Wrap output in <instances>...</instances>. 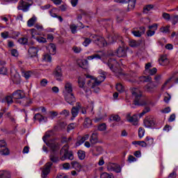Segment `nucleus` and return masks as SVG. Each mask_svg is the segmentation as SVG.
Instances as JSON below:
<instances>
[{
	"mask_svg": "<svg viewBox=\"0 0 178 178\" xmlns=\"http://www.w3.org/2000/svg\"><path fill=\"white\" fill-rule=\"evenodd\" d=\"M131 92L133 96L134 99V105L136 106H143V105H145V102L142 97L141 90L138 88H131Z\"/></svg>",
	"mask_w": 178,
	"mask_h": 178,
	"instance_id": "f257e3e1",
	"label": "nucleus"
},
{
	"mask_svg": "<svg viewBox=\"0 0 178 178\" xmlns=\"http://www.w3.org/2000/svg\"><path fill=\"white\" fill-rule=\"evenodd\" d=\"M95 79H90L88 80L87 82V86L90 87V88H94V87H97V86H99L101 83L105 81V79H106V72H102Z\"/></svg>",
	"mask_w": 178,
	"mask_h": 178,
	"instance_id": "f03ea898",
	"label": "nucleus"
},
{
	"mask_svg": "<svg viewBox=\"0 0 178 178\" xmlns=\"http://www.w3.org/2000/svg\"><path fill=\"white\" fill-rule=\"evenodd\" d=\"M60 154L63 155L61 157V161H65L66 159H70V161H73L74 159V156L73 155V152L69 151V145H65L60 151Z\"/></svg>",
	"mask_w": 178,
	"mask_h": 178,
	"instance_id": "7ed1b4c3",
	"label": "nucleus"
},
{
	"mask_svg": "<svg viewBox=\"0 0 178 178\" xmlns=\"http://www.w3.org/2000/svg\"><path fill=\"white\" fill-rule=\"evenodd\" d=\"M33 5V1L31 0H21L19 4L17 7L19 10H23V12H27L30 6Z\"/></svg>",
	"mask_w": 178,
	"mask_h": 178,
	"instance_id": "20e7f679",
	"label": "nucleus"
},
{
	"mask_svg": "<svg viewBox=\"0 0 178 178\" xmlns=\"http://www.w3.org/2000/svg\"><path fill=\"white\" fill-rule=\"evenodd\" d=\"M92 42H94V44L100 47V48L105 47V44H106L105 38L97 35H92Z\"/></svg>",
	"mask_w": 178,
	"mask_h": 178,
	"instance_id": "39448f33",
	"label": "nucleus"
},
{
	"mask_svg": "<svg viewBox=\"0 0 178 178\" xmlns=\"http://www.w3.org/2000/svg\"><path fill=\"white\" fill-rule=\"evenodd\" d=\"M6 145V142L4 140H0V155H3V156L10 155V150H9V148Z\"/></svg>",
	"mask_w": 178,
	"mask_h": 178,
	"instance_id": "423d86ee",
	"label": "nucleus"
},
{
	"mask_svg": "<svg viewBox=\"0 0 178 178\" xmlns=\"http://www.w3.org/2000/svg\"><path fill=\"white\" fill-rule=\"evenodd\" d=\"M51 168H52V162L49 161L47 163H46L42 170V174L41 177L42 178H47L48 177V175H49L51 172Z\"/></svg>",
	"mask_w": 178,
	"mask_h": 178,
	"instance_id": "0eeeda50",
	"label": "nucleus"
},
{
	"mask_svg": "<svg viewBox=\"0 0 178 178\" xmlns=\"http://www.w3.org/2000/svg\"><path fill=\"white\" fill-rule=\"evenodd\" d=\"M156 87H158V84H156L154 81H150L146 86H145L143 88L146 92H149L150 94H152L153 92H155Z\"/></svg>",
	"mask_w": 178,
	"mask_h": 178,
	"instance_id": "6e6552de",
	"label": "nucleus"
},
{
	"mask_svg": "<svg viewBox=\"0 0 178 178\" xmlns=\"http://www.w3.org/2000/svg\"><path fill=\"white\" fill-rule=\"evenodd\" d=\"M106 65L112 72H116L118 67H119V63L115 58L108 59Z\"/></svg>",
	"mask_w": 178,
	"mask_h": 178,
	"instance_id": "1a4fd4ad",
	"label": "nucleus"
},
{
	"mask_svg": "<svg viewBox=\"0 0 178 178\" xmlns=\"http://www.w3.org/2000/svg\"><path fill=\"white\" fill-rule=\"evenodd\" d=\"M126 119L127 122H129V123H132L134 126H137V124H138V118L136 114H134L131 116V113H128L127 114Z\"/></svg>",
	"mask_w": 178,
	"mask_h": 178,
	"instance_id": "9d476101",
	"label": "nucleus"
},
{
	"mask_svg": "<svg viewBox=\"0 0 178 178\" xmlns=\"http://www.w3.org/2000/svg\"><path fill=\"white\" fill-rule=\"evenodd\" d=\"M119 3H128V9H134L137 0H118Z\"/></svg>",
	"mask_w": 178,
	"mask_h": 178,
	"instance_id": "9b49d317",
	"label": "nucleus"
},
{
	"mask_svg": "<svg viewBox=\"0 0 178 178\" xmlns=\"http://www.w3.org/2000/svg\"><path fill=\"white\" fill-rule=\"evenodd\" d=\"M81 108V104L80 102H77L75 106H73L72 110H71V113L72 115V120L74 119L79 115V112L80 111V108Z\"/></svg>",
	"mask_w": 178,
	"mask_h": 178,
	"instance_id": "f8f14e48",
	"label": "nucleus"
},
{
	"mask_svg": "<svg viewBox=\"0 0 178 178\" xmlns=\"http://www.w3.org/2000/svg\"><path fill=\"white\" fill-rule=\"evenodd\" d=\"M65 99L70 105H73L76 102V97L73 93L64 94Z\"/></svg>",
	"mask_w": 178,
	"mask_h": 178,
	"instance_id": "ddd939ff",
	"label": "nucleus"
},
{
	"mask_svg": "<svg viewBox=\"0 0 178 178\" xmlns=\"http://www.w3.org/2000/svg\"><path fill=\"white\" fill-rule=\"evenodd\" d=\"M116 52L118 58H126V56H127V49L124 47H120L118 49L116 50Z\"/></svg>",
	"mask_w": 178,
	"mask_h": 178,
	"instance_id": "4468645a",
	"label": "nucleus"
},
{
	"mask_svg": "<svg viewBox=\"0 0 178 178\" xmlns=\"http://www.w3.org/2000/svg\"><path fill=\"white\" fill-rule=\"evenodd\" d=\"M145 127H154L155 126V120L151 117H147L144 120Z\"/></svg>",
	"mask_w": 178,
	"mask_h": 178,
	"instance_id": "2eb2a0df",
	"label": "nucleus"
},
{
	"mask_svg": "<svg viewBox=\"0 0 178 178\" xmlns=\"http://www.w3.org/2000/svg\"><path fill=\"white\" fill-rule=\"evenodd\" d=\"M78 86L79 88H83L85 92H88L90 91V88H87L86 86V79L81 77L78 79Z\"/></svg>",
	"mask_w": 178,
	"mask_h": 178,
	"instance_id": "dca6fc26",
	"label": "nucleus"
},
{
	"mask_svg": "<svg viewBox=\"0 0 178 178\" xmlns=\"http://www.w3.org/2000/svg\"><path fill=\"white\" fill-rule=\"evenodd\" d=\"M108 170L115 172V173H120L122 172V167L119 164H112L108 166Z\"/></svg>",
	"mask_w": 178,
	"mask_h": 178,
	"instance_id": "f3484780",
	"label": "nucleus"
},
{
	"mask_svg": "<svg viewBox=\"0 0 178 178\" xmlns=\"http://www.w3.org/2000/svg\"><path fill=\"white\" fill-rule=\"evenodd\" d=\"M13 98L15 99H22L26 97L23 90H18L13 93Z\"/></svg>",
	"mask_w": 178,
	"mask_h": 178,
	"instance_id": "a211bd4d",
	"label": "nucleus"
},
{
	"mask_svg": "<svg viewBox=\"0 0 178 178\" xmlns=\"http://www.w3.org/2000/svg\"><path fill=\"white\" fill-rule=\"evenodd\" d=\"M63 94H73V86L70 82H67L65 83Z\"/></svg>",
	"mask_w": 178,
	"mask_h": 178,
	"instance_id": "6ab92c4d",
	"label": "nucleus"
},
{
	"mask_svg": "<svg viewBox=\"0 0 178 178\" xmlns=\"http://www.w3.org/2000/svg\"><path fill=\"white\" fill-rule=\"evenodd\" d=\"M90 141L91 143V145H95V144H98V133L93 132L90 136Z\"/></svg>",
	"mask_w": 178,
	"mask_h": 178,
	"instance_id": "aec40b11",
	"label": "nucleus"
},
{
	"mask_svg": "<svg viewBox=\"0 0 178 178\" xmlns=\"http://www.w3.org/2000/svg\"><path fill=\"white\" fill-rule=\"evenodd\" d=\"M159 63L161 66H166L169 65V60L168 59L166 56H162L159 60Z\"/></svg>",
	"mask_w": 178,
	"mask_h": 178,
	"instance_id": "412c9836",
	"label": "nucleus"
},
{
	"mask_svg": "<svg viewBox=\"0 0 178 178\" xmlns=\"http://www.w3.org/2000/svg\"><path fill=\"white\" fill-rule=\"evenodd\" d=\"M29 55L31 58H34V56H37V54H38V49L35 47H31L28 50Z\"/></svg>",
	"mask_w": 178,
	"mask_h": 178,
	"instance_id": "4be33fe9",
	"label": "nucleus"
},
{
	"mask_svg": "<svg viewBox=\"0 0 178 178\" xmlns=\"http://www.w3.org/2000/svg\"><path fill=\"white\" fill-rule=\"evenodd\" d=\"M34 120H38V122H47V119L40 113H36L33 117Z\"/></svg>",
	"mask_w": 178,
	"mask_h": 178,
	"instance_id": "5701e85b",
	"label": "nucleus"
},
{
	"mask_svg": "<svg viewBox=\"0 0 178 178\" xmlns=\"http://www.w3.org/2000/svg\"><path fill=\"white\" fill-rule=\"evenodd\" d=\"M36 22H37V17H35V15H33L27 22L28 27H33V26H34V24H35Z\"/></svg>",
	"mask_w": 178,
	"mask_h": 178,
	"instance_id": "b1692460",
	"label": "nucleus"
},
{
	"mask_svg": "<svg viewBox=\"0 0 178 178\" xmlns=\"http://www.w3.org/2000/svg\"><path fill=\"white\" fill-rule=\"evenodd\" d=\"M48 145L51 149V152L56 153V151L59 149V145L56 143H49Z\"/></svg>",
	"mask_w": 178,
	"mask_h": 178,
	"instance_id": "393cba45",
	"label": "nucleus"
},
{
	"mask_svg": "<svg viewBox=\"0 0 178 178\" xmlns=\"http://www.w3.org/2000/svg\"><path fill=\"white\" fill-rule=\"evenodd\" d=\"M78 65L80 67H82V69H87V67L88 66V60L86 59L81 60L78 62Z\"/></svg>",
	"mask_w": 178,
	"mask_h": 178,
	"instance_id": "a878e982",
	"label": "nucleus"
},
{
	"mask_svg": "<svg viewBox=\"0 0 178 178\" xmlns=\"http://www.w3.org/2000/svg\"><path fill=\"white\" fill-rule=\"evenodd\" d=\"M50 161L54 163L59 162V157L56 155L55 152H51L50 154Z\"/></svg>",
	"mask_w": 178,
	"mask_h": 178,
	"instance_id": "bb28decb",
	"label": "nucleus"
},
{
	"mask_svg": "<svg viewBox=\"0 0 178 178\" xmlns=\"http://www.w3.org/2000/svg\"><path fill=\"white\" fill-rule=\"evenodd\" d=\"M0 178H10V172L6 170H0Z\"/></svg>",
	"mask_w": 178,
	"mask_h": 178,
	"instance_id": "cd10ccee",
	"label": "nucleus"
},
{
	"mask_svg": "<svg viewBox=\"0 0 178 178\" xmlns=\"http://www.w3.org/2000/svg\"><path fill=\"white\" fill-rule=\"evenodd\" d=\"M139 79L140 80V81H143V83H148L152 80V78L149 76H140Z\"/></svg>",
	"mask_w": 178,
	"mask_h": 178,
	"instance_id": "c85d7f7f",
	"label": "nucleus"
},
{
	"mask_svg": "<svg viewBox=\"0 0 178 178\" xmlns=\"http://www.w3.org/2000/svg\"><path fill=\"white\" fill-rule=\"evenodd\" d=\"M54 75L56 76V77H62V68H60V67L58 66L56 68Z\"/></svg>",
	"mask_w": 178,
	"mask_h": 178,
	"instance_id": "c756f323",
	"label": "nucleus"
},
{
	"mask_svg": "<svg viewBox=\"0 0 178 178\" xmlns=\"http://www.w3.org/2000/svg\"><path fill=\"white\" fill-rule=\"evenodd\" d=\"M32 38H35V35H41V34L35 29H31L29 30Z\"/></svg>",
	"mask_w": 178,
	"mask_h": 178,
	"instance_id": "7c9ffc66",
	"label": "nucleus"
},
{
	"mask_svg": "<svg viewBox=\"0 0 178 178\" xmlns=\"http://www.w3.org/2000/svg\"><path fill=\"white\" fill-rule=\"evenodd\" d=\"M83 40L84 41L82 43V45H83V47H88V45L91 44V42H92V36H90V38H83Z\"/></svg>",
	"mask_w": 178,
	"mask_h": 178,
	"instance_id": "2f4dec72",
	"label": "nucleus"
},
{
	"mask_svg": "<svg viewBox=\"0 0 178 178\" xmlns=\"http://www.w3.org/2000/svg\"><path fill=\"white\" fill-rule=\"evenodd\" d=\"M92 122L91 121V120L90 118H86L83 122V126L84 127H86V129H88V127H91Z\"/></svg>",
	"mask_w": 178,
	"mask_h": 178,
	"instance_id": "473e14b6",
	"label": "nucleus"
},
{
	"mask_svg": "<svg viewBox=\"0 0 178 178\" xmlns=\"http://www.w3.org/2000/svg\"><path fill=\"white\" fill-rule=\"evenodd\" d=\"M154 5L149 4L143 8V12L144 13H148L149 10H152L154 9Z\"/></svg>",
	"mask_w": 178,
	"mask_h": 178,
	"instance_id": "72a5a7b5",
	"label": "nucleus"
},
{
	"mask_svg": "<svg viewBox=\"0 0 178 178\" xmlns=\"http://www.w3.org/2000/svg\"><path fill=\"white\" fill-rule=\"evenodd\" d=\"M22 74L23 77H24L26 80H29L30 77H31V71H22Z\"/></svg>",
	"mask_w": 178,
	"mask_h": 178,
	"instance_id": "f704fd0d",
	"label": "nucleus"
},
{
	"mask_svg": "<svg viewBox=\"0 0 178 178\" xmlns=\"http://www.w3.org/2000/svg\"><path fill=\"white\" fill-rule=\"evenodd\" d=\"M145 142L146 143V145H152L154 144V138L147 136L145 139Z\"/></svg>",
	"mask_w": 178,
	"mask_h": 178,
	"instance_id": "c9c22d12",
	"label": "nucleus"
},
{
	"mask_svg": "<svg viewBox=\"0 0 178 178\" xmlns=\"http://www.w3.org/2000/svg\"><path fill=\"white\" fill-rule=\"evenodd\" d=\"M77 154H78V157L79 158V159H81V161H83V159H85L86 152H84L83 150H79Z\"/></svg>",
	"mask_w": 178,
	"mask_h": 178,
	"instance_id": "e433bc0d",
	"label": "nucleus"
},
{
	"mask_svg": "<svg viewBox=\"0 0 178 178\" xmlns=\"http://www.w3.org/2000/svg\"><path fill=\"white\" fill-rule=\"evenodd\" d=\"M13 81L15 84H19L21 81L20 75H19V74H15Z\"/></svg>",
	"mask_w": 178,
	"mask_h": 178,
	"instance_id": "4c0bfd02",
	"label": "nucleus"
},
{
	"mask_svg": "<svg viewBox=\"0 0 178 178\" xmlns=\"http://www.w3.org/2000/svg\"><path fill=\"white\" fill-rule=\"evenodd\" d=\"M92 59H101V56L98 54H95L92 56H88V60H92Z\"/></svg>",
	"mask_w": 178,
	"mask_h": 178,
	"instance_id": "58836bf2",
	"label": "nucleus"
},
{
	"mask_svg": "<svg viewBox=\"0 0 178 178\" xmlns=\"http://www.w3.org/2000/svg\"><path fill=\"white\" fill-rule=\"evenodd\" d=\"M35 40H36V41L40 44H45V42H47V39L41 36L35 38Z\"/></svg>",
	"mask_w": 178,
	"mask_h": 178,
	"instance_id": "ea45409f",
	"label": "nucleus"
},
{
	"mask_svg": "<svg viewBox=\"0 0 178 178\" xmlns=\"http://www.w3.org/2000/svg\"><path fill=\"white\" fill-rule=\"evenodd\" d=\"M129 45L130 47H132V48H136L137 47H140V42L131 40L129 43Z\"/></svg>",
	"mask_w": 178,
	"mask_h": 178,
	"instance_id": "a19ab883",
	"label": "nucleus"
},
{
	"mask_svg": "<svg viewBox=\"0 0 178 178\" xmlns=\"http://www.w3.org/2000/svg\"><path fill=\"white\" fill-rule=\"evenodd\" d=\"M144 134H145V130L143 127H140L138 129V137H139V138H143V137H144Z\"/></svg>",
	"mask_w": 178,
	"mask_h": 178,
	"instance_id": "79ce46f5",
	"label": "nucleus"
},
{
	"mask_svg": "<svg viewBox=\"0 0 178 178\" xmlns=\"http://www.w3.org/2000/svg\"><path fill=\"white\" fill-rule=\"evenodd\" d=\"M71 165L74 169H81V165H80V163H79L77 161H72Z\"/></svg>",
	"mask_w": 178,
	"mask_h": 178,
	"instance_id": "37998d69",
	"label": "nucleus"
},
{
	"mask_svg": "<svg viewBox=\"0 0 178 178\" xmlns=\"http://www.w3.org/2000/svg\"><path fill=\"white\" fill-rule=\"evenodd\" d=\"M24 106H29L33 104V101L30 98H25L23 102Z\"/></svg>",
	"mask_w": 178,
	"mask_h": 178,
	"instance_id": "c03bdc74",
	"label": "nucleus"
},
{
	"mask_svg": "<svg viewBox=\"0 0 178 178\" xmlns=\"http://www.w3.org/2000/svg\"><path fill=\"white\" fill-rule=\"evenodd\" d=\"M18 42H19V44H21L22 45H26V44L29 42V39H27L26 38H21L18 40Z\"/></svg>",
	"mask_w": 178,
	"mask_h": 178,
	"instance_id": "a18cd8bd",
	"label": "nucleus"
},
{
	"mask_svg": "<svg viewBox=\"0 0 178 178\" xmlns=\"http://www.w3.org/2000/svg\"><path fill=\"white\" fill-rule=\"evenodd\" d=\"M115 88L117 91H118L119 92H123V91H124V88L123 87V85L121 83L117 84Z\"/></svg>",
	"mask_w": 178,
	"mask_h": 178,
	"instance_id": "49530a36",
	"label": "nucleus"
},
{
	"mask_svg": "<svg viewBox=\"0 0 178 178\" xmlns=\"http://www.w3.org/2000/svg\"><path fill=\"white\" fill-rule=\"evenodd\" d=\"M5 101L8 105L13 104V98L12 97V96H6L5 97Z\"/></svg>",
	"mask_w": 178,
	"mask_h": 178,
	"instance_id": "de8ad7c7",
	"label": "nucleus"
},
{
	"mask_svg": "<svg viewBox=\"0 0 178 178\" xmlns=\"http://www.w3.org/2000/svg\"><path fill=\"white\" fill-rule=\"evenodd\" d=\"M100 178H113V175L108 174V172H103L101 174Z\"/></svg>",
	"mask_w": 178,
	"mask_h": 178,
	"instance_id": "09e8293b",
	"label": "nucleus"
},
{
	"mask_svg": "<svg viewBox=\"0 0 178 178\" xmlns=\"http://www.w3.org/2000/svg\"><path fill=\"white\" fill-rule=\"evenodd\" d=\"M149 111H151V108H149V107H145L143 112L139 114V118H143V116L145 115V113H148Z\"/></svg>",
	"mask_w": 178,
	"mask_h": 178,
	"instance_id": "8fccbe9b",
	"label": "nucleus"
},
{
	"mask_svg": "<svg viewBox=\"0 0 178 178\" xmlns=\"http://www.w3.org/2000/svg\"><path fill=\"white\" fill-rule=\"evenodd\" d=\"M172 24H176L178 23V15H172L170 18Z\"/></svg>",
	"mask_w": 178,
	"mask_h": 178,
	"instance_id": "3c124183",
	"label": "nucleus"
},
{
	"mask_svg": "<svg viewBox=\"0 0 178 178\" xmlns=\"http://www.w3.org/2000/svg\"><path fill=\"white\" fill-rule=\"evenodd\" d=\"M70 29L72 34H76V33H77V26H76L75 24H71Z\"/></svg>",
	"mask_w": 178,
	"mask_h": 178,
	"instance_id": "603ef678",
	"label": "nucleus"
},
{
	"mask_svg": "<svg viewBox=\"0 0 178 178\" xmlns=\"http://www.w3.org/2000/svg\"><path fill=\"white\" fill-rule=\"evenodd\" d=\"M97 129L99 131H104L106 130V124L105 123H102L98 126Z\"/></svg>",
	"mask_w": 178,
	"mask_h": 178,
	"instance_id": "864d4df0",
	"label": "nucleus"
},
{
	"mask_svg": "<svg viewBox=\"0 0 178 178\" xmlns=\"http://www.w3.org/2000/svg\"><path fill=\"white\" fill-rule=\"evenodd\" d=\"M50 51L53 52V55L56 52V46L54 43L49 44Z\"/></svg>",
	"mask_w": 178,
	"mask_h": 178,
	"instance_id": "5fc2aeb1",
	"label": "nucleus"
},
{
	"mask_svg": "<svg viewBox=\"0 0 178 178\" xmlns=\"http://www.w3.org/2000/svg\"><path fill=\"white\" fill-rule=\"evenodd\" d=\"M60 115H62L65 118H67V116H69V115H70V112H69L68 110L65 109L60 113Z\"/></svg>",
	"mask_w": 178,
	"mask_h": 178,
	"instance_id": "6e6d98bb",
	"label": "nucleus"
},
{
	"mask_svg": "<svg viewBox=\"0 0 178 178\" xmlns=\"http://www.w3.org/2000/svg\"><path fill=\"white\" fill-rule=\"evenodd\" d=\"M170 28V26H163L160 29V31H161V33H169Z\"/></svg>",
	"mask_w": 178,
	"mask_h": 178,
	"instance_id": "4d7b16f0",
	"label": "nucleus"
},
{
	"mask_svg": "<svg viewBox=\"0 0 178 178\" xmlns=\"http://www.w3.org/2000/svg\"><path fill=\"white\" fill-rule=\"evenodd\" d=\"M148 29H149V30L153 31H156L158 30V24H154L152 25V26H148Z\"/></svg>",
	"mask_w": 178,
	"mask_h": 178,
	"instance_id": "13d9d810",
	"label": "nucleus"
},
{
	"mask_svg": "<svg viewBox=\"0 0 178 178\" xmlns=\"http://www.w3.org/2000/svg\"><path fill=\"white\" fill-rule=\"evenodd\" d=\"M47 84H48V80H47V79H43L40 81L41 87H47Z\"/></svg>",
	"mask_w": 178,
	"mask_h": 178,
	"instance_id": "bf43d9fd",
	"label": "nucleus"
},
{
	"mask_svg": "<svg viewBox=\"0 0 178 178\" xmlns=\"http://www.w3.org/2000/svg\"><path fill=\"white\" fill-rule=\"evenodd\" d=\"M8 73V68L6 67H0V74H6Z\"/></svg>",
	"mask_w": 178,
	"mask_h": 178,
	"instance_id": "052dcab7",
	"label": "nucleus"
},
{
	"mask_svg": "<svg viewBox=\"0 0 178 178\" xmlns=\"http://www.w3.org/2000/svg\"><path fill=\"white\" fill-rule=\"evenodd\" d=\"M44 60L46 62H51L52 60V58L49 54H45L43 58Z\"/></svg>",
	"mask_w": 178,
	"mask_h": 178,
	"instance_id": "680f3d73",
	"label": "nucleus"
},
{
	"mask_svg": "<svg viewBox=\"0 0 178 178\" xmlns=\"http://www.w3.org/2000/svg\"><path fill=\"white\" fill-rule=\"evenodd\" d=\"M136 161H137V159H136V157H134L133 155H129L128 157V162H129V163H131L133 162H136Z\"/></svg>",
	"mask_w": 178,
	"mask_h": 178,
	"instance_id": "e2e57ef3",
	"label": "nucleus"
},
{
	"mask_svg": "<svg viewBox=\"0 0 178 178\" xmlns=\"http://www.w3.org/2000/svg\"><path fill=\"white\" fill-rule=\"evenodd\" d=\"M146 34L147 37H152V35H155V31H152V29H149L147 31Z\"/></svg>",
	"mask_w": 178,
	"mask_h": 178,
	"instance_id": "0e129e2a",
	"label": "nucleus"
},
{
	"mask_svg": "<svg viewBox=\"0 0 178 178\" xmlns=\"http://www.w3.org/2000/svg\"><path fill=\"white\" fill-rule=\"evenodd\" d=\"M2 38L6 40V38H9V33L8 31H4L1 33Z\"/></svg>",
	"mask_w": 178,
	"mask_h": 178,
	"instance_id": "69168bd1",
	"label": "nucleus"
},
{
	"mask_svg": "<svg viewBox=\"0 0 178 178\" xmlns=\"http://www.w3.org/2000/svg\"><path fill=\"white\" fill-rule=\"evenodd\" d=\"M111 120L114 122H120V117L119 115H112Z\"/></svg>",
	"mask_w": 178,
	"mask_h": 178,
	"instance_id": "338daca9",
	"label": "nucleus"
},
{
	"mask_svg": "<svg viewBox=\"0 0 178 178\" xmlns=\"http://www.w3.org/2000/svg\"><path fill=\"white\" fill-rule=\"evenodd\" d=\"M156 72H158V70L156 69V67H154L151 70H149V74H150V76H154V74H155Z\"/></svg>",
	"mask_w": 178,
	"mask_h": 178,
	"instance_id": "774afa93",
	"label": "nucleus"
}]
</instances>
